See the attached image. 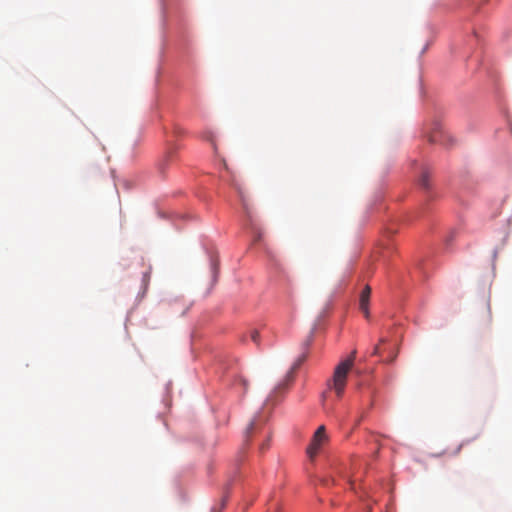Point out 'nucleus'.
<instances>
[{
	"label": "nucleus",
	"mask_w": 512,
	"mask_h": 512,
	"mask_svg": "<svg viewBox=\"0 0 512 512\" xmlns=\"http://www.w3.org/2000/svg\"><path fill=\"white\" fill-rule=\"evenodd\" d=\"M355 354L356 352L353 351L347 359L340 362L335 368L333 378L329 386L335 391L338 398H341L344 394L347 376L353 366Z\"/></svg>",
	"instance_id": "1"
},
{
	"label": "nucleus",
	"mask_w": 512,
	"mask_h": 512,
	"mask_svg": "<svg viewBox=\"0 0 512 512\" xmlns=\"http://www.w3.org/2000/svg\"><path fill=\"white\" fill-rule=\"evenodd\" d=\"M328 441V436L326 434L325 426L321 425L315 431L313 438L311 440L310 445L307 447V454L311 460L317 455L321 446L324 445Z\"/></svg>",
	"instance_id": "2"
},
{
	"label": "nucleus",
	"mask_w": 512,
	"mask_h": 512,
	"mask_svg": "<svg viewBox=\"0 0 512 512\" xmlns=\"http://www.w3.org/2000/svg\"><path fill=\"white\" fill-rule=\"evenodd\" d=\"M370 295H371V288H370V286L366 285L361 292L360 303H359L360 310L366 318H369V316H370V312H369Z\"/></svg>",
	"instance_id": "3"
},
{
	"label": "nucleus",
	"mask_w": 512,
	"mask_h": 512,
	"mask_svg": "<svg viewBox=\"0 0 512 512\" xmlns=\"http://www.w3.org/2000/svg\"><path fill=\"white\" fill-rule=\"evenodd\" d=\"M419 185L425 189L428 190L431 187V181H430V173L428 170H423L422 174L419 178Z\"/></svg>",
	"instance_id": "4"
},
{
	"label": "nucleus",
	"mask_w": 512,
	"mask_h": 512,
	"mask_svg": "<svg viewBox=\"0 0 512 512\" xmlns=\"http://www.w3.org/2000/svg\"><path fill=\"white\" fill-rule=\"evenodd\" d=\"M443 133L439 125H436L433 132L429 135L428 140L431 143L442 142Z\"/></svg>",
	"instance_id": "5"
},
{
	"label": "nucleus",
	"mask_w": 512,
	"mask_h": 512,
	"mask_svg": "<svg viewBox=\"0 0 512 512\" xmlns=\"http://www.w3.org/2000/svg\"><path fill=\"white\" fill-rule=\"evenodd\" d=\"M250 338L254 343L259 344L260 334L257 330L250 331Z\"/></svg>",
	"instance_id": "6"
},
{
	"label": "nucleus",
	"mask_w": 512,
	"mask_h": 512,
	"mask_svg": "<svg viewBox=\"0 0 512 512\" xmlns=\"http://www.w3.org/2000/svg\"><path fill=\"white\" fill-rule=\"evenodd\" d=\"M235 188H236V189H237V191H238L239 197H240V199H241V201H242L243 205H246V204H245V197H244V193H243V191H242L241 187H239V186H235Z\"/></svg>",
	"instance_id": "7"
},
{
	"label": "nucleus",
	"mask_w": 512,
	"mask_h": 512,
	"mask_svg": "<svg viewBox=\"0 0 512 512\" xmlns=\"http://www.w3.org/2000/svg\"><path fill=\"white\" fill-rule=\"evenodd\" d=\"M255 427H256V423H255V422H251V423L249 424V426L247 427V433H248V434L252 433V432H253V430L255 429Z\"/></svg>",
	"instance_id": "8"
},
{
	"label": "nucleus",
	"mask_w": 512,
	"mask_h": 512,
	"mask_svg": "<svg viewBox=\"0 0 512 512\" xmlns=\"http://www.w3.org/2000/svg\"><path fill=\"white\" fill-rule=\"evenodd\" d=\"M268 447H269V438L264 443H262L260 449L262 451H264V450L268 449Z\"/></svg>",
	"instance_id": "9"
},
{
	"label": "nucleus",
	"mask_w": 512,
	"mask_h": 512,
	"mask_svg": "<svg viewBox=\"0 0 512 512\" xmlns=\"http://www.w3.org/2000/svg\"><path fill=\"white\" fill-rule=\"evenodd\" d=\"M171 157H172V153H171V152H169V153L165 156L164 161L166 162V161L170 160V159H171Z\"/></svg>",
	"instance_id": "10"
},
{
	"label": "nucleus",
	"mask_w": 512,
	"mask_h": 512,
	"mask_svg": "<svg viewBox=\"0 0 512 512\" xmlns=\"http://www.w3.org/2000/svg\"><path fill=\"white\" fill-rule=\"evenodd\" d=\"M373 353H374V354H378V353H379V347H378V346H376V347L374 348Z\"/></svg>",
	"instance_id": "11"
},
{
	"label": "nucleus",
	"mask_w": 512,
	"mask_h": 512,
	"mask_svg": "<svg viewBox=\"0 0 512 512\" xmlns=\"http://www.w3.org/2000/svg\"><path fill=\"white\" fill-rule=\"evenodd\" d=\"M461 448H462V445H459L458 448L456 449L455 453L458 454L460 452Z\"/></svg>",
	"instance_id": "12"
}]
</instances>
